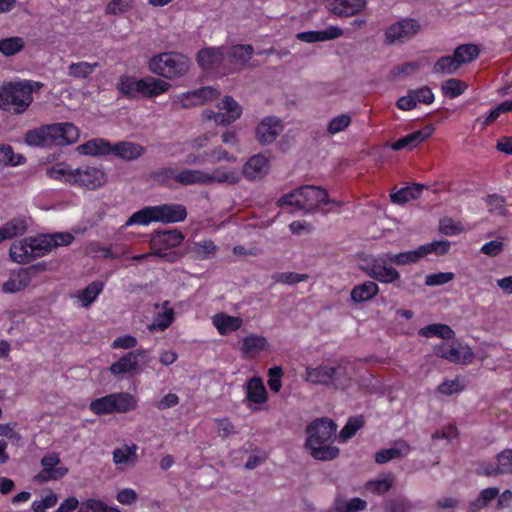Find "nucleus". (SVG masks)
Returning a JSON list of instances; mask_svg holds the SVG:
<instances>
[{"instance_id": "obj_1", "label": "nucleus", "mask_w": 512, "mask_h": 512, "mask_svg": "<svg viewBox=\"0 0 512 512\" xmlns=\"http://www.w3.org/2000/svg\"><path fill=\"white\" fill-rule=\"evenodd\" d=\"M425 256H427V249L425 247H418L415 250L398 254L384 253L379 256H367L362 260L360 269L369 277L379 282L392 283L400 278V274L395 268L389 266L388 263L398 266L408 265L418 262Z\"/></svg>"}, {"instance_id": "obj_2", "label": "nucleus", "mask_w": 512, "mask_h": 512, "mask_svg": "<svg viewBox=\"0 0 512 512\" xmlns=\"http://www.w3.org/2000/svg\"><path fill=\"white\" fill-rule=\"evenodd\" d=\"M336 430L337 425L326 418L316 419L307 427L306 447L313 458L328 461L338 456L339 449L331 445V440L336 436Z\"/></svg>"}, {"instance_id": "obj_3", "label": "nucleus", "mask_w": 512, "mask_h": 512, "mask_svg": "<svg viewBox=\"0 0 512 512\" xmlns=\"http://www.w3.org/2000/svg\"><path fill=\"white\" fill-rule=\"evenodd\" d=\"M79 138L78 128L69 122L42 125L29 130L24 141L29 146L52 147L75 143Z\"/></svg>"}, {"instance_id": "obj_4", "label": "nucleus", "mask_w": 512, "mask_h": 512, "mask_svg": "<svg viewBox=\"0 0 512 512\" xmlns=\"http://www.w3.org/2000/svg\"><path fill=\"white\" fill-rule=\"evenodd\" d=\"M321 203L339 204V202L329 200L325 189L312 185L294 189L283 195L277 202L281 208L291 207V212L303 211L306 214L315 212Z\"/></svg>"}, {"instance_id": "obj_5", "label": "nucleus", "mask_w": 512, "mask_h": 512, "mask_svg": "<svg viewBox=\"0 0 512 512\" xmlns=\"http://www.w3.org/2000/svg\"><path fill=\"white\" fill-rule=\"evenodd\" d=\"M186 217V208L181 204L148 206L133 213L125 226L148 225L151 222L175 223L185 220Z\"/></svg>"}, {"instance_id": "obj_6", "label": "nucleus", "mask_w": 512, "mask_h": 512, "mask_svg": "<svg viewBox=\"0 0 512 512\" xmlns=\"http://www.w3.org/2000/svg\"><path fill=\"white\" fill-rule=\"evenodd\" d=\"M305 380L312 384L324 385L336 390H345L350 386L351 376L343 363L335 365L323 363L317 367H307Z\"/></svg>"}, {"instance_id": "obj_7", "label": "nucleus", "mask_w": 512, "mask_h": 512, "mask_svg": "<svg viewBox=\"0 0 512 512\" xmlns=\"http://www.w3.org/2000/svg\"><path fill=\"white\" fill-rule=\"evenodd\" d=\"M148 67L154 74L166 79H175L188 72L190 60L181 53L165 52L153 56Z\"/></svg>"}, {"instance_id": "obj_8", "label": "nucleus", "mask_w": 512, "mask_h": 512, "mask_svg": "<svg viewBox=\"0 0 512 512\" xmlns=\"http://www.w3.org/2000/svg\"><path fill=\"white\" fill-rule=\"evenodd\" d=\"M33 101L29 89L19 82H9L0 87V108L12 114H22Z\"/></svg>"}, {"instance_id": "obj_9", "label": "nucleus", "mask_w": 512, "mask_h": 512, "mask_svg": "<svg viewBox=\"0 0 512 512\" xmlns=\"http://www.w3.org/2000/svg\"><path fill=\"white\" fill-rule=\"evenodd\" d=\"M136 399L129 393H113L93 400L89 408L97 414L125 413L136 407Z\"/></svg>"}, {"instance_id": "obj_10", "label": "nucleus", "mask_w": 512, "mask_h": 512, "mask_svg": "<svg viewBox=\"0 0 512 512\" xmlns=\"http://www.w3.org/2000/svg\"><path fill=\"white\" fill-rule=\"evenodd\" d=\"M218 112L213 110L203 111L206 119L214 120L217 125H229L240 118L242 114L241 106L230 96L224 97L218 104Z\"/></svg>"}, {"instance_id": "obj_11", "label": "nucleus", "mask_w": 512, "mask_h": 512, "mask_svg": "<svg viewBox=\"0 0 512 512\" xmlns=\"http://www.w3.org/2000/svg\"><path fill=\"white\" fill-rule=\"evenodd\" d=\"M421 29L420 23L411 18H403L391 24L385 31V43L392 45L404 43L414 37Z\"/></svg>"}, {"instance_id": "obj_12", "label": "nucleus", "mask_w": 512, "mask_h": 512, "mask_svg": "<svg viewBox=\"0 0 512 512\" xmlns=\"http://www.w3.org/2000/svg\"><path fill=\"white\" fill-rule=\"evenodd\" d=\"M150 361L147 350L139 349L135 352H128L110 367L112 374L119 376L124 374H137L139 364L147 365Z\"/></svg>"}, {"instance_id": "obj_13", "label": "nucleus", "mask_w": 512, "mask_h": 512, "mask_svg": "<svg viewBox=\"0 0 512 512\" xmlns=\"http://www.w3.org/2000/svg\"><path fill=\"white\" fill-rule=\"evenodd\" d=\"M105 182V173L96 167L78 168L70 174V184H77L90 190L101 187Z\"/></svg>"}, {"instance_id": "obj_14", "label": "nucleus", "mask_w": 512, "mask_h": 512, "mask_svg": "<svg viewBox=\"0 0 512 512\" xmlns=\"http://www.w3.org/2000/svg\"><path fill=\"white\" fill-rule=\"evenodd\" d=\"M219 95L220 92L217 89L211 86H206L177 95L174 103H180L183 108H191L217 99Z\"/></svg>"}, {"instance_id": "obj_15", "label": "nucleus", "mask_w": 512, "mask_h": 512, "mask_svg": "<svg viewBox=\"0 0 512 512\" xmlns=\"http://www.w3.org/2000/svg\"><path fill=\"white\" fill-rule=\"evenodd\" d=\"M226 68L234 70L246 67L254 54V48L249 44H237L224 47Z\"/></svg>"}, {"instance_id": "obj_16", "label": "nucleus", "mask_w": 512, "mask_h": 512, "mask_svg": "<svg viewBox=\"0 0 512 512\" xmlns=\"http://www.w3.org/2000/svg\"><path fill=\"white\" fill-rule=\"evenodd\" d=\"M434 354L454 363H465L472 358V352L468 346L460 343H441L434 347Z\"/></svg>"}, {"instance_id": "obj_17", "label": "nucleus", "mask_w": 512, "mask_h": 512, "mask_svg": "<svg viewBox=\"0 0 512 512\" xmlns=\"http://www.w3.org/2000/svg\"><path fill=\"white\" fill-rule=\"evenodd\" d=\"M283 131L281 120L274 116L265 117L256 127L255 137L261 144H270Z\"/></svg>"}, {"instance_id": "obj_18", "label": "nucleus", "mask_w": 512, "mask_h": 512, "mask_svg": "<svg viewBox=\"0 0 512 512\" xmlns=\"http://www.w3.org/2000/svg\"><path fill=\"white\" fill-rule=\"evenodd\" d=\"M224 47H208L197 53V62L205 70L226 68Z\"/></svg>"}, {"instance_id": "obj_19", "label": "nucleus", "mask_w": 512, "mask_h": 512, "mask_svg": "<svg viewBox=\"0 0 512 512\" xmlns=\"http://www.w3.org/2000/svg\"><path fill=\"white\" fill-rule=\"evenodd\" d=\"M183 239L184 236L177 229L156 232L150 240V248L153 253H158L159 250H168L179 246Z\"/></svg>"}, {"instance_id": "obj_20", "label": "nucleus", "mask_w": 512, "mask_h": 512, "mask_svg": "<svg viewBox=\"0 0 512 512\" xmlns=\"http://www.w3.org/2000/svg\"><path fill=\"white\" fill-rule=\"evenodd\" d=\"M366 6V0H327V9L338 17H350Z\"/></svg>"}, {"instance_id": "obj_21", "label": "nucleus", "mask_w": 512, "mask_h": 512, "mask_svg": "<svg viewBox=\"0 0 512 512\" xmlns=\"http://www.w3.org/2000/svg\"><path fill=\"white\" fill-rule=\"evenodd\" d=\"M269 171V160L262 154L250 157L243 166V175L247 180H260Z\"/></svg>"}, {"instance_id": "obj_22", "label": "nucleus", "mask_w": 512, "mask_h": 512, "mask_svg": "<svg viewBox=\"0 0 512 512\" xmlns=\"http://www.w3.org/2000/svg\"><path fill=\"white\" fill-rule=\"evenodd\" d=\"M434 129L432 126H426L420 130L414 131L391 144V148L399 151L403 148H414L429 138Z\"/></svg>"}, {"instance_id": "obj_23", "label": "nucleus", "mask_w": 512, "mask_h": 512, "mask_svg": "<svg viewBox=\"0 0 512 512\" xmlns=\"http://www.w3.org/2000/svg\"><path fill=\"white\" fill-rule=\"evenodd\" d=\"M30 282L29 270L21 268L17 272L10 274L9 279L2 285V291L6 294L17 293L28 287Z\"/></svg>"}, {"instance_id": "obj_24", "label": "nucleus", "mask_w": 512, "mask_h": 512, "mask_svg": "<svg viewBox=\"0 0 512 512\" xmlns=\"http://www.w3.org/2000/svg\"><path fill=\"white\" fill-rule=\"evenodd\" d=\"M144 152L145 148L141 145L133 142L122 141L112 146L111 154H115L123 160L132 161L141 157Z\"/></svg>"}, {"instance_id": "obj_25", "label": "nucleus", "mask_w": 512, "mask_h": 512, "mask_svg": "<svg viewBox=\"0 0 512 512\" xmlns=\"http://www.w3.org/2000/svg\"><path fill=\"white\" fill-rule=\"evenodd\" d=\"M409 452V444L403 440H399L394 443L393 447L378 451L375 454V461L379 464H384L393 459L406 456Z\"/></svg>"}, {"instance_id": "obj_26", "label": "nucleus", "mask_w": 512, "mask_h": 512, "mask_svg": "<svg viewBox=\"0 0 512 512\" xmlns=\"http://www.w3.org/2000/svg\"><path fill=\"white\" fill-rule=\"evenodd\" d=\"M487 476L512 473V449H506L497 455V464H489L483 470Z\"/></svg>"}, {"instance_id": "obj_27", "label": "nucleus", "mask_w": 512, "mask_h": 512, "mask_svg": "<svg viewBox=\"0 0 512 512\" xmlns=\"http://www.w3.org/2000/svg\"><path fill=\"white\" fill-rule=\"evenodd\" d=\"M268 347L267 339L261 335L251 334L242 340L241 351L246 358H254Z\"/></svg>"}, {"instance_id": "obj_28", "label": "nucleus", "mask_w": 512, "mask_h": 512, "mask_svg": "<svg viewBox=\"0 0 512 512\" xmlns=\"http://www.w3.org/2000/svg\"><path fill=\"white\" fill-rule=\"evenodd\" d=\"M77 150L83 155H109L112 153V145L105 139L96 138L79 145Z\"/></svg>"}, {"instance_id": "obj_29", "label": "nucleus", "mask_w": 512, "mask_h": 512, "mask_svg": "<svg viewBox=\"0 0 512 512\" xmlns=\"http://www.w3.org/2000/svg\"><path fill=\"white\" fill-rule=\"evenodd\" d=\"M141 87L143 97L153 98L167 92L171 85L162 79L149 76L142 78Z\"/></svg>"}, {"instance_id": "obj_30", "label": "nucleus", "mask_w": 512, "mask_h": 512, "mask_svg": "<svg viewBox=\"0 0 512 512\" xmlns=\"http://www.w3.org/2000/svg\"><path fill=\"white\" fill-rule=\"evenodd\" d=\"M378 292L379 287L374 281H365L353 287L350 297L353 302L358 304L371 300Z\"/></svg>"}, {"instance_id": "obj_31", "label": "nucleus", "mask_w": 512, "mask_h": 512, "mask_svg": "<svg viewBox=\"0 0 512 512\" xmlns=\"http://www.w3.org/2000/svg\"><path fill=\"white\" fill-rule=\"evenodd\" d=\"M30 247L31 246L28 237L19 241H15L9 250V255L12 261L19 264H25L34 260L32 253L29 251Z\"/></svg>"}, {"instance_id": "obj_32", "label": "nucleus", "mask_w": 512, "mask_h": 512, "mask_svg": "<svg viewBox=\"0 0 512 512\" xmlns=\"http://www.w3.org/2000/svg\"><path fill=\"white\" fill-rule=\"evenodd\" d=\"M208 173L196 169L179 170L176 176V182L183 185H207Z\"/></svg>"}, {"instance_id": "obj_33", "label": "nucleus", "mask_w": 512, "mask_h": 512, "mask_svg": "<svg viewBox=\"0 0 512 512\" xmlns=\"http://www.w3.org/2000/svg\"><path fill=\"white\" fill-rule=\"evenodd\" d=\"M213 324L221 335H227L238 330L242 326L243 320L240 317L220 313L213 317Z\"/></svg>"}, {"instance_id": "obj_34", "label": "nucleus", "mask_w": 512, "mask_h": 512, "mask_svg": "<svg viewBox=\"0 0 512 512\" xmlns=\"http://www.w3.org/2000/svg\"><path fill=\"white\" fill-rule=\"evenodd\" d=\"M142 79H136L133 76L123 75L119 78L117 89L121 94L128 98H137L142 96Z\"/></svg>"}, {"instance_id": "obj_35", "label": "nucleus", "mask_w": 512, "mask_h": 512, "mask_svg": "<svg viewBox=\"0 0 512 512\" xmlns=\"http://www.w3.org/2000/svg\"><path fill=\"white\" fill-rule=\"evenodd\" d=\"M136 450L137 446L135 444L132 446L124 445L115 449L113 451V461L115 465L118 468L134 465L137 461Z\"/></svg>"}, {"instance_id": "obj_36", "label": "nucleus", "mask_w": 512, "mask_h": 512, "mask_svg": "<svg viewBox=\"0 0 512 512\" xmlns=\"http://www.w3.org/2000/svg\"><path fill=\"white\" fill-rule=\"evenodd\" d=\"M246 398L255 404L267 401V391L260 377H253L248 381Z\"/></svg>"}, {"instance_id": "obj_37", "label": "nucleus", "mask_w": 512, "mask_h": 512, "mask_svg": "<svg viewBox=\"0 0 512 512\" xmlns=\"http://www.w3.org/2000/svg\"><path fill=\"white\" fill-rule=\"evenodd\" d=\"M423 189V185L413 184L411 186L401 188L400 190L391 193L390 198L393 203L402 205L411 200L419 198Z\"/></svg>"}, {"instance_id": "obj_38", "label": "nucleus", "mask_w": 512, "mask_h": 512, "mask_svg": "<svg viewBox=\"0 0 512 512\" xmlns=\"http://www.w3.org/2000/svg\"><path fill=\"white\" fill-rule=\"evenodd\" d=\"M418 334L420 336L431 338L434 336H437L439 338H442L444 340L452 339L455 336L454 331L450 328V326L446 324H430L423 328H421L418 331Z\"/></svg>"}, {"instance_id": "obj_39", "label": "nucleus", "mask_w": 512, "mask_h": 512, "mask_svg": "<svg viewBox=\"0 0 512 512\" xmlns=\"http://www.w3.org/2000/svg\"><path fill=\"white\" fill-rule=\"evenodd\" d=\"M217 251V247L210 239L193 242L189 246V252L193 254L196 259L204 260L213 256Z\"/></svg>"}, {"instance_id": "obj_40", "label": "nucleus", "mask_w": 512, "mask_h": 512, "mask_svg": "<svg viewBox=\"0 0 512 512\" xmlns=\"http://www.w3.org/2000/svg\"><path fill=\"white\" fill-rule=\"evenodd\" d=\"M28 238L31 246L29 251L32 253L33 259L43 257L52 250L48 234Z\"/></svg>"}, {"instance_id": "obj_41", "label": "nucleus", "mask_w": 512, "mask_h": 512, "mask_svg": "<svg viewBox=\"0 0 512 512\" xmlns=\"http://www.w3.org/2000/svg\"><path fill=\"white\" fill-rule=\"evenodd\" d=\"M25 157L14 153L10 145L0 144V170L8 166H18L24 163Z\"/></svg>"}, {"instance_id": "obj_42", "label": "nucleus", "mask_w": 512, "mask_h": 512, "mask_svg": "<svg viewBox=\"0 0 512 512\" xmlns=\"http://www.w3.org/2000/svg\"><path fill=\"white\" fill-rule=\"evenodd\" d=\"M100 64L98 62L89 63L86 61H80L71 63L68 66V76L78 79H85L89 77Z\"/></svg>"}, {"instance_id": "obj_43", "label": "nucleus", "mask_w": 512, "mask_h": 512, "mask_svg": "<svg viewBox=\"0 0 512 512\" xmlns=\"http://www.w3.org/2000/svg\"><path fill=\"white\" fill-rule=\"evenodd\" d=\"M27 230V222L23 218H14L0 228L4 240L22 235Z\"/></svg>"}, {"instance_id": "obj_44", "label": "nucleus", "mask_w": 512, "mask_h": 512, "mask_svg": "<svg viewBox=\"0 0 512 512\" xmlns=\"http://www.w3.org/2000/svg\"><path fill=\"white\" fill-rule=\"evenodd\" d=\"M169 302L165 301L163 303L164 311L162 313H158L155 317L153 323L149 326L151 331L159 330L164 331L167 329L174 319V310L168 307Z\"/></svg>"}, {"instance_id": "obj_45", "label": "nucleus", "mask_w": 512, "mask_h": 512, "mask_svg": "<svg viewBox=\"0 0 512 512\" xmlns=\"http://www.w3.org/2000/svg\"><path fill=\"white\" fill-rule=\"evenodd\" d=\"M479 48L474 44H463L458 46L454 51V56L461 66L467 64L476 59L479 55Z\"/></svg>"}, {"instance_id": "obj_46", "label": "nucleus", "mask_w": 512, "mask_h": 512, "mask_svg": "<svg viewBox=\"0 0 512 512\" xmlns=\"http://www.w3.org/2000/svg\"><path fill=\"white\" fill-rule=\"evenodd\" d=\"M103 287L104 284L102 282L94 281L90 283L85 289L80 291L77 297L81 301L82 306L88 307L91 305L102 292Z\"/></svg>"}, {"instance_id": "obj_47", "label": "nucleus", "mask_w": 512, "mask_h": 512, "mask_svg": "<svg viewBox=\"0 0 512 512\" xmlns=\"http://www.w3.org/2000/svg\"><path fill=\"white\" fill-rule=\"evenodd\" d=\"M352 123V116L348 113L340 114L333 117L327 124V134L334 136L340 132L345 131Z\"/></svg>"}, {"instance_id": "obj_48", "label": "nucleus", "mask_w": 512, "mask_h": 512, "mask_svg": "<svg viewBox=\"0 0 512 512\" xmlns=\"http://www.w3.org/2000/svg\"><path fill=\"white\" fill-rule=\"evenodd\" d=\"M25 42L23 38L15 36L0 40V53L6 57L13 56L23 50Z\"/></svg>"}, {"instance_id": "obj_49", "label": "nucleus", "mask_w": 512, "mask_h": 512, "mask_svg": "<svg viewBox=\"0 0 512 512\" xmlns=\"http://www.w3.org/2000/svg\"><path fill=\"white\" fill-rule=\"evenodd\" d=\"M460 68L455 56H443L433 66V72L439 74H452Z\"/></svg>"}, {"instance_id": "obj_50", "label": "nucleus", "mask_w": 512, "mask_h": 512, "mask_svg": "<svg viewBox=\"0 0 512 512\" xmlns=\"http://www.w3.org/2000/svg\"><path fill=\"white\" fill-rule=\"evenodd\" d=\"M208 178L209 179L207 180V185L213 182L236 184L240 180L236 172L226 171L222 168H217L213 174L208 173Z\"/></svg>"}, {"instance_id": "obj_51", "label": "nucleus", "mask_w": 512, "mask_h": 512, "mask_svg": "<svg viewBox=\"0 0 512 512\" xmlns=\"http://www.w3.org/2000/svg\"><path fill=\"white\" fill-rule=\"evenodd\" d=\"M366 501L360 498H353L349 501L337 499L334 509L336 512H358L366 508Z\"/></svg>"}, {"instance_id": "obj_52", "label": "nucleus", "mask_w": 512, "mask_h": 512, "mask_svg": "<svg viewBox=\"0 0 512 512\" xmlns=\"http://www.w3.org/2000/svg\"><path fill=\"white\" fill-rule=\"evenodd\" d=\"M466 88L467 85L464 82L455 78L448 79L442 84L443 94L449 98H456L460 96L464 93Z\"/></svg>"}, {"instance_id": "obj_53", "label": "nucleus", "mask_w": 512, "mask_h": 512, "mask_svg": "<svg viewBox=\"0 0 512 512\" xmlns=\"http://www.w3.org/2000/svg\"><path fill=\"white\" fill-rule=\"evenodd\" d=\"M393 482L394 476L387 475L384 478L369 481L366 485V488L373 493L381 495L391 489Z\"/></svg>"}, {"instance_id": "obj_54", "label": "nucleus", "mask_w": 512, "mask_h": 512, "mask_svg": "<svg viewBox=\"0 0 512 512\" xmlns=\"http://www.w3.org/2000/svg\"><path fill=\"white\" fill-rule=\"evenodd\" d=\"M412 509V503L402 496L387 501L384 506L385 512H410Z\"/></svg>"}, {"instance_id": "obj_55", "label": "nucleus", "mask_w": 512, "mask_h": 512, "mask_svg": "<svg viewBox=\"0 0 512 512\" xmlns=\"http://www.w3.org/2000/svg\"><path fill=\"white\" fill-rule=\"evenodd\" d=\"M486 204L490 213L504 216L507 213L505 199L498 194H491L486 198Z\"/></svg>"}, {"instance_id": "obj_56", "label": "nucleus", "mask_w": 512, "mask_h": 512, "mask_svg": "<svg viewBox=\"0 0 512 512\" xmlns=\"http://www.w3.org/2000/svg\"><path fill=\"white\" fill-rule=\"evenodd\" d=\"M272 279L276 282L293 285L306 281L308 279V275L295 272H276L272 275Z\"/></svg>"}, {"instance_id": "obj_57", "label": "nucleus", "mask_w": 512, "mask_h": 512, "mask_svg": "<svg viewBox=\"0 0 512 512\" xmlns=\"http://www.w3.org/2000/svg\"><path fill=\"white\" fill-rule=\"evenodd\" d=\"M364 422L361 418H352L346 423L339 434L341 441L345 442L353 437L356 432L363 426Z\"/></svg>"}, {"instance_id": "obj_58", "label": "nucleus", "mask_w": 512, "mask_h": 512, "mask_svg": "<svg viewBox=\"0 0 512 512\" xmlns=\"http://www.w3.org/2000/svg\"><path fill=\"white\" fill-rule=\"evenodd\" d=\"M178 172H179V170L176 167L166 166V167H161V168L155 170L154 172H152L151 177L154 180L165 184L169 180L176 181V176H177Z\"/></svg>"}, {"instance_id": "obj_59", "label": "nucleus", "mask_w": 512, "mask_h": 512, "mask_svg": "<svg viewBox=\"0 0 512 512\" xmlns=\"http://www.w3.org/2000/svg\"><path fill=\"white\" fill-rule=\"evenodd\" d=\"M132 7L131 0H111L106 6V14L121 15L130 10Z\"/></svg>"}, {"instance_id": "obj_60", "label": "nucleus", "mask_w": 512, "mask_h": 512, "mask_svg": "<svg viewBox=\"0 0 512 512\" xmlns=\"http://www.w3.org/2000/svg\"><path fill=\"white\" fill-rule=\"evenodd\" d=\"M73 171L66 168L63 164H56L47 168V175L52 179H64L70 184V174H73Z\"/></svg>"}, {"instance_id": "obj_61", "label": "nucleus", "mask_w": 512, "mask_h": 512, "mask_svg": "<svg viewBox=\"0 0 512 512\" xmlns=\"http://www.w3.org/2000/svg\"><path fill=\"white\" fill-rule=\"evenodd\" d=\"M269 380H268V386L273 392H279L282 383H281V377L283 375L282 368L279 366H275L269 369Z\"/></svg>"}, {"instance_id": "obj_62", "label": "nucleus", "mask_w": 512, "mask_h": 512, "mask_svg": "<svg viewBox=\"0 0 512 512\" xmlns=\"http://www.w3.org/2000/svg\"><path fill=\"white\" fill-rule=\"evenodd\" d=\"M463 388L464 385L458 378H456L453 380H445L438 386V391L444 395H452L454 393L462 391Z\"/></svg>"}, {"instance_id": "obj_63", "label": "nucleus", "mask_w": 512, "mask_h": 512, "mask_svg": "<svg viewBox=\"0 0 512 512\" xmlns=\"http://www.w3.org/2000/svg\"><path fill=\"white\" fill-rule=\"evenodd\" d=\"M106 509L107 505L101 500L88 499L80 504L78 512H104Z\"/></svg>"}, {"instance_id": "obj_64", "label": "nucleus", "mask_w": 512, "mask_h": 512, "mask_svg": "<svg viewBox=\"0 0 512 512\" xmlns=\"http://www.w3.org/2000/svg\"><path fill=\"white\" fill-rule=\"evenodd\" d=\"M454 278V274L450 272H439L426 277L425 284L428 286H438L448 283Z\"/></svg>"}]
</instances>
